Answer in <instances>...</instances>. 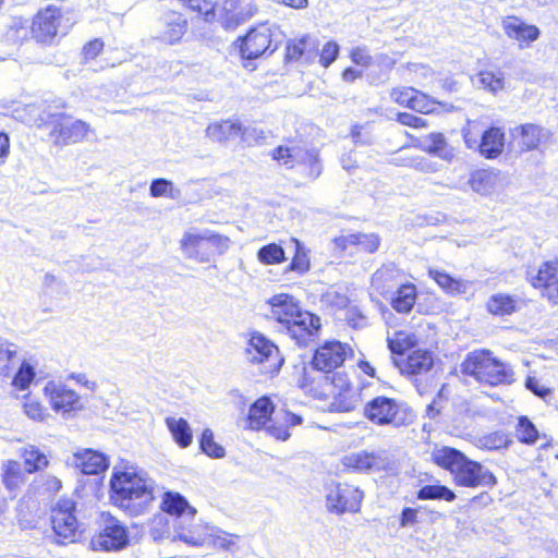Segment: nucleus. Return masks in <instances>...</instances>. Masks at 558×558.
<instances>
[{
	"instance_id": "1",
	"label": "nucleus",
	"mask_w": 558,
	"mask_h": 558,
	"mask_svg": "<svg viewBox=\"0 0 558 558\" xmlns=\"http://www.w3.org/2000/svg\"><path fill=\"white\" fill-rule=\"evenodd\" d=\"M354 357V349L348 342L328 339L318 344L310 365L322 374L317 377L305 366L296 378V385L315 399L327 402L331 412L348 413L362 403V388L354 368H345Z\"/></svg>"
},
{
	"instance_id": "2",
	"label": "nucleus",
	"mask_w": 558,
	"mask_h": 558,
	"mask_svg": "<svg viewBox=\"0 0 558 558\" xmlns=\"http://www.w3.org/2000/svg\"><path fill=\"white\" fill-rule=\"evenodd\" d=\"M110 502L131 518L144 515L156 501L154 481L130 470H114L109 481Z\"/></svg>"
},
{
	"instance_id": "3",
	"label": "nucleus",
	"mask_w": 558,
	"mask_h": 558,
	"mask_svg": "<svg viewBox=\"0 0 558 558\" xmlns=\"http://www.w3.org/2000/svg\"><path fill=\"white\" fill-rule=\"evenodd\" d=\"M267 304L271 318L282 326L298 347L306 348L319 337L320 317L305 310L292 294L277 293L267 301Z\"/></svg>"
},
{
	"instance_id": "4",
	"label": "nucleus",
	"mask_w": 558,
	"mask_h": 558,
	"mask_svg": "<svg viewBox=\"0 0 558 558\" xmlns=\"http://www.w3.org/2000/svg\"><path fill=\"white\" fill-rule=\"evenodd\" d=\"M391 363L399 374L416 379L430 372L435 365L434 352L423 344L422 337L407 329H400L387 338Z\"/></svg>"
},
{
	"instance_id": "5",
	"label": "nucleus",
	"mask_w": 558,
	"mask_h": 558,
	"mask_svg": "<svg viewBox=\"0 0 558 558\" xmlns=\"http://www.w3.org/2000/svg\"><path fill=\"white\" fill-rule=\"evenodd\" d=\"M432 462L447 471L457 487L478 488L494 487L497 484L496 475L487 470L481 462L469 458L461 450L442 446L435 449L430 456Z\"/></svg>"
},
{
	"instance_id": "6",
	"label": "nucleus",
	"mask_w": 558,
	"mask_h": 558,
	"mask_svg": "<svg viewBox=\"0 0 558 558\" xmlns=\"http://www.w3.org/2000/svg\"><path fill=\"white\" fill-rule=\"evenodd\" d=\"M464 376L488 387L509 386L515 381L511 365L497 357L489 349L469 352L461 363Z\"/></svg>"
},
{
	"instance_id": "7",
	"label": "nucleus",
	"mask_w": 558,
	"mask_h": 558,
	"mask_svg": "<svg viewBox=\"0 0 558 558\" xmlns=\"http://www.w3.org/2000/svg\"><path fill=\"white\" fill-rule=\"evenodd\" d=\"M275 404L268 396H262L250 407L246 416L247 428L260 430L266 428L267 433L277 440L286 441L290 438V428L303 423L300 414L288 410L278 411L274 417Z\"/></svg>"
},
{
	"instance_id": "8",
	"label": "nucleus",
	"mask_w": 558,
	"mask_h": 558,
	"mask_svg": "<svg viewBox=\"0 0 558 558\" xmlns=\"http://www.w3.org/2000/svg\"><path fill=\"white\" fill-rule=\"evenodd\" d=\"M73 13V9H63L56 4L40 8L29 23L31 38L39 46H53L59 36L65 35L76 24Z\"/></svg>"
},
{
	"instance_id": "9",
	"label": "nucleus",
	"mask_w": 558,
	"mask_h": 558,
	"mask_svg": "<svg viewBox=\"0 0 558 558\" xmlns=\"http://www.w3.org/2000/svg\"><path fill=\"white\" fill-rule=\"evenodd\" d=\"M230 239L215 231L198 233L189 230L180 240V248L186 258L197 263H209L214 257L227 252Z\"/></svg>"
},
{
	"instance_id": "10",
	"label": "nucleus",
	"mask_w": 558,
	"mask_h": 558,
	"mask_svg": "<svg viewBox=\"0 0 558 558\" xmlns=\"http://www.w3.org/2000/svg\"><path fill=\"white\" fill-rule=\"evenodd\" d=\"M363 416L375 426L399 428L412 422L410 410L397 398L375 396L363 405Z\"/></svg>"
},
{
	"instance_id": "11",
	"label": "nucleus",
	"mask_w": 558,
	"mask_h": 558,
	"mask_svg": "<svg viewBox=\"0 0 558 558\" xmlns=\"http://www.w3.org/2000/svg\"><path fill=\"white\" fill-rule=\"evenodd\" d=\"M235 46L243 60L269 57L278 49L276 33L268 22L257 23L236 38Z\"/></svg>"
},
{
	"instance_id": "12",
	"label": "nucleus",
	"mask_w": 558,
	"mask_h": 558,
	"mask_svg": "<svg viewBox=\"0 0 558 558\" xmlns=\"http://www.w3.org/2000/svg\"><path fill=\"white\" fill-rule=\"evenodd\" d=\"M50 526L57 544L68 545L78 541L83 527L76 517V502L72 499H60L50 510Z\"/></svg>"
},
{
	"instance_id": "13",
	"label": "nucleus",
	"mask_w": 558,
	"mask_h": 558,
	"mask_svg": "<svg viewBox=\"0 0 558 558\" xmlns=\"http://www.w3.org/2000/svg\"><path fill=\"white\" fill-rule=\"evenodd\" d=\"M463 138L468 148H476L486 159H495L504 151L505 133L498 126L485 128L481 121H468Z\"/></svg>"
},
{
	"instance_id": "14",
	"label": "nucleus",
	"mask_w": 558,
	"mask_h": 558,
	"mask_svg": "<svg viewBox=\"0 0 558 558\" xmlns=\"http://www.w3.org/2000/svg\"><path fill=\"white\" fill-rule=\"evenodd\" d=\"M389 98L396 106L417 114H439L446 109V105L442 101L413 86H395L389 90Z\"/></svg>"
},
{
	"instance_id": "15",
	"label": "nucleus",
	"mask_w": 558,
	"mask_h": 558,
	"mask_svg": "<svg viewBox=\"0 0 558 558\" xmlns=\"http://www.w3.org/2000/svg\"><path fill=\"white\" fill-rule=\"evenodd\" d=\"M40 126L49 128V136L56 146H66L83 142L92 131L83 120L71 121L66 113H50Z\"/></svg>"
},
{
	"instance_id": "16",
	"label": "nucleus",
	"mask_w": 558,
	"mask_h": 558,
	"mask_svg": "<svg viewBox=\"0 0 558 558\" xmlns=\"http://www.w3.org/2000/svg\"><path fill=\"white\" fill-rule=\"evenodd\" d=\"M246 350L250 361L258 365L262 375L274 377L284 363L279 348L259 332L251 335Z\"/></svg>"
},
{
	"instance_id": "17",
	"label": "nucleus",
	"mask_w": 558,
	"mask_h": 558,
	"mask_svg": "<svg viewBox=\"0 0 558 558\" xmlns=\"http://www.w3.org/2000/svg\"><path fill=\"white\" fill-rule=\"evenodd\" d=\"M102 524L92 537L90 547L100 551H119L130 543L128 527L114 515L102 513Z\"/></svg>"
},
{
	"instance_id": "18",
	"label": "nucleus",
	"mask_w": 558,
	"mask_h": 558,
	"mask_svg": "<svg viewBox=\"0 0 558 558\" xmlns=\"http://www.w3.org/2000/svg\"><path fill=\"white\" fill-rule=\"evenodd\" d=\"M364 498L363 490L348 482L332 483L326 493V507L331 513H356Z\"/></svg>"
},
{
	"instance_id": "19",
	"label": "nucleus",
	"mask_w": 558,
	"mask_h": 558,
	"mask_svg": "<svg viewBox=\"0 0 558 558\" xmlns=\"http://www.w3.org/2000/svg\"><path fill=\"white\" fill-rule=\"evenodd\" d=\"M527 282L542 298L558 303V257L543 260L527 275Z\"/></svg>"
},
{
	"instance_id": "20",
	"label": "nucleus",
	"mask_w": 558,
	"mask_h": 558,
	"mask_svg": "<svg viewBox=\"0 0 558 558\" xmlns=\"http://www.w3.org/2000/svg\"><path fill=\"white\" fill-rule=\"evenodd\" d=\"M44 395L56 413L66 415L84 409L82 396L63 383L49 381L44 387Z\"/></svg>"
},
{
	"instance_id": "21",
	"label": "nucleus",
	"mask_w": 558,
	"mask_h": 558,
	"mask_svg": "<svg viewBox=\"0 0 558 558\" xmlns=\"http://www.w3.org/2000/svg\"><path fill=\"white\" fill-rule=\"evenodd\" d=\"M259 11L255 0H222L218 20L226 28H235L253 19Z\"/></svg>"
},
{
	"instance_id": "22",
	"label": "nucleus",
	"mask_w": 558,
	"mask_h": 558,
	"mask_svg": "<svg viewBox=\"0 0 558 558\" xmlns=\"http://www.w3.org/2000/svg\"><path fill=\"white\" fill-rule=\"evenodd\" d=\"M187 32V17L181 11L168 10L160 19V29L155 40L165 46H174L183 40Z\"/></svg>"
},
{
	"instance_id": "23",
	"label": "nucleus",
	"mask_w": 558,
	"mask_h": 558,
	"mask_svg": "<svg viewBox=\"0 0 558 558\" xmlns=\"http://www.w3.org/2000/svg\"><path fill=\"white\" fill-rule=\"evenodd\" d=\"M335 250L340 254H374L380 245V238L375 233L341 234L332 240Z\"/></svg>"
},
{
	"instance_id": "24",
	"label": "nucleus",
	"mask_w": 558,
	"mask_h": 558,
	"mask_svg": "<svg viewBox=\"0 0 558 558\" xmlns=\"http://www.w3.org/2000/svg\"><path fill=\"white\" fill-rule=\"evenodd\" d=\"M514 436L519 444L524 446L538 447V460H542V451L554 448V439L545 433L539 432L534 422L526 415H519L514 425Z\"/></svg>"
},
{
	"instance_id": "25",
	"label": "nucleus",
	"mask_w": 558,
	"mask_h": 558,
	"mask_svg": "<svg viewBox=\"0 0 558 558\" xmlns=\"http://www.w3.org/2000/svg\"><path fill=\"white\" fill-rule=\"evenodd\" d=\"M512 142L520 153L537 150L549 137V133L542 125L524 123L513 129Z\"/></svg>"
},
{
	"instance_id": "26",
	"label": "nucleus",
	"mask_w": 558,
	"mask_h": 558,
	"mask_svg": "<svg viewBox=\"0 0 558 558\" xmlns=\"http://www.w3.org/2000/svg\"><path fill=\"white\" fill-rule=\"evenodd\" d=\"M501 27L505 35L518 43L520 48L531 46L541 35V31L536 25L527 24L517 15L505 16L501 20Z\"/></svg>"
},
{
	"instance_id": "27",
	"label": "nucleus",
	"mask_w": 558,
	"mask_h": 558,
	"mask_svg": "<svg viewBox=\"0 0 558 558\" xmlns=\"http://www.w3.org/2000/svg\"><path fill=\"white\" fill-rule=\"evenodd\" d=\"M27 472L23 470L21 463L17 460L10 459L3 462L1 468V483L7 489L8 505L14 500L26 486Z\"/></svg>"
},
{
	"instance_id": "28",
	"label": "nucleus",
	"mask_w": 558,
	"mask_h": 558,
	"mask_svg": "<svg viewBox=\"0 0 558 558\" xmlns=\"http://www.w3.org/2000/svg\"><path fill=\"white\" fill-rule=\"evenodd\" d=\"M524 304V300L514 294L497 292L487 299L485 310L493 317L504 318L519 313Z\"/></svg>"
},
{
	"instance_id": "29",
	"label": "nucleus",
	"mask_w": 558,
	"mask_h": 558,
	"mask_svg": "<svg viewBox=\"0 0 558 558\" xmlns=\"http://www.w3.org/2000/svg\"><path fill=\"white\" fill-rule=\"evenodd\" d=\"M399 270L392 265H381L371 277V293L387 300L397 287Z\"/></svg>"
},
{
	"instance_id": "30",
	"label": "nucleus",
	"mask_w": 558,
	"mask_h": 558,
	"mask_svg": "<svg viewBox=\"0 0 558 558\" xmlns=\"http://www.w3.org/2000/svg\"><path fill=\"white\" fill-rule=\"evenodd\" d=\"M318 41L311 35H303L287 43L284 49L286 62H295L304 59L311 62L318 52Z\"/></svg>"
},
{
	"instance_id": "31",
	"label": "nucleus",
	"mask_w": 558,
	"mask_h": 558,
	"mask_svg": "<svg viewBox=\"0 0 558 558\" xmlns=\"http://www.w3.org/2000/svg\"><path fill=\"white\" fill-rule=\"evenodd\" d=\"M417 298V287L412 282H404L397 286L396 291L387 300L396 313L408 315L414 308Z\"/></svg>"
},
{
	"instance_id": "32",
	"label": "nucleus",
	"mask_w": 558,
	"mask_h": 558,
	"mask_svg": "<svg viewBox=\"0 0 558 558\" xmlns=\"http://www.w3.org/2000/svg\"><path fill=\"white\" fill-rule=\"evenodd\" d=\"M245 128L239 121L225 119L213 122L206 128V135L213 142L227 143L245 135Z\"/></svg>"
},
{
	"instance_id": "33",
	"label": "nucleus",
	"mask_w": 558,
	"mask_h": 558,
	"mask_svg": "<svg viewBox=\"0 0 558 558\" xmlns=\"http://www.w3.org/2000/svg\"><path fill=\"white\" fill-rule=\"evenodd\" d=\"M301 143V140L288 137L284 140L283 144L276 146L270 151V158L280 166H284L287 169H294L304 150Z\"/></svg>"
},
{
	"instance_id": "34",
	"label": "nucleus",
	"mask_w": 558,
	"mask_h": 558,
	"mask_svg": "<svg viewBox=\"0 0 558 558\" xmlns=\"http://www.w3.org/2000/svg\"><path fill=\"white\" fill-rule=\"evenodd\" d=\"M75 464L83 474L97 475L109 466V458L94 449H83L74 454Z\"/></svg>"
},
{
	"instance_id": "35",
	"label": "nucleus",
	"mask_w": 558,
	"mask_h": 558,
	"mask_svg": "<svg viewBox=\"0 0 558 558\" xmlns=\"http://www.w3.org/2000/svg\"><path fill=\"white\" fill-rule=\"evenodd\" d=\"M380 456L376 452L361 450L350 452L341 458V465L344 471L353 473H368L373 469L378 468Z\"/></svg>"
},
{
	"instance_id": "36",
	"label": "nucleus",
	"mask_w": 558,
	"mask_h": 558,
	"mask_svg": "<svg viewBox=\"0 0 558 558\" xmlns=\"http://www.w3.org/2000/svg\"><path fill=\"white\" fill-rule=\"evenodd\" d=\"M159 508L163 513L173 518L194 517L196 514V509L190 505L187 499L173 490H167L162 494Z\"/></svg>"
},
{
	"instance_id": "37",
	"label": "nucleus",
	"mask_w": 558,
	"mask_h": 558,
	"mask_svg": "<svg viewBox=\"0 0 558 558\" xmlns=\"http://www.w3.org/2000/svg\"><path fill=\"white\" fill-rule=\"evenodd\" d=\"M197 20L207 24L218 21V2L215 0H178Z\"/></svg>"
},
{
	"instance_id": "38",
	"label": "nucleus",
	"mask_w": 558,
	"mask_h": 558,
	"mask_svg": "<svg viewBox=\"0 0 558 558\" xmlns=\"http://www.w3.org/2000/svg\"><path fill=\"white\" fill-rule=\"evenodd\" d=\"M168 430L180 448H187L193 441V433L189 422L183 417L169 416L165 420Z\"/></svg>"
},
{
	"instance_id": "39",
	"label": "nucleus",
	"mask_w": 558,
	"mask_h": 558,
	"mask_svg": "<svg viewBox=\"0 0 558 558\" xmlns=\"http://www.w3.org/2000/svg\"><path fill=\"white\" fill-rule=\"evenodd\" d=\"M427 275L447 294L458 295L466 290V284L463 280L456 279L444 270L428 269Z\"/></svg>"
},
{
	"instance_id": "40",
	"label": "nucleus",
	"mask_w": 558,
	"mask_h": 558,
	"mask_svg": "<svg viewBox=\"0 0 558 558\" xmlns=\"http://www.w3.org/2000/svg\"><path fill=\"white\" fill-rule=\"evenodd\" d=\"M292 242L294 243V254L289 265L283 269V272H294L299 276H303L311 269L310 251L299 239L293 238Z\"/></svg>"
},
{
	"instance_id": "41",
	"label": "nucleus",
	"mask_w": 558,
	"mask_h": 558,
	"mask_svg": "<svg viewBox=\"0 0 558 558\" xmlns=\"http://www.w3.org/2000/svg\"><path fill=\"white\" fill-rule=\"evenodd\" d=\"M298 166L303 168V172L307 178L312 180L317 179L323 172V162L319 150L314 147L304 148Z\"/></svg>"
},
{
	"instance_id": "42",
	"label": "nucleus",
	"mask_w": 558,
	"mask_h": 558,
	"mask_svg": "<svg viewBox=\"0 0 558 558\" xmlns=\"http://www.w3.org/2000/svg\"><path fill=\"white\" fill-rule=\"evenodd\" d=\"M20 456L23 459L24 470L28 473H35L49 463L48 458L35 446H26L21 449Z\"/></svg>"
},
{
	"instance_id": "43",
	"label": "nucleus",
	"mask_w": 558,
	"mask_h": 558,
	"mask_svg": "<svg viewBox=\"0 0 558 558\" xmlns=\"http://www.w3.org/2000/svg\"><path fill=\"white\" fill-rule=\"evenodd\" d=\"M416 497L420 500H445L447 502H452L456 500L457 495L446 485L428 484L422 486L417 490Z\"/></svg>"
},
{
	"instance_id": "44",
	"label": "nucleus",
	"mask_w": 558,
	"mask_h": 558,
	"mask_svg": "<svg viewBox=\"0 0 558 558\" xmlns=\"http://www.w3.org/2000/svg\"><path fill=\"white\" fill-rule=\"evenodd\" d=\"M482 87L493 94L505 88V73L498 68H486L477 73Z\"/></svg>"
},
{
	"instance_id": "45",
	"label": "nucleus",
	"mask_w": 558,
	"mask_h": 558,
	"mask_svg": "<svg viewBox=\"0 0 558 558\" xmlns=\"http://www.w3.org/2000/svg\"><path fill=\"white\" fill-rule=\"evenodd\" d=\"M17 359V348L14 343L0 338V376L9 377Z\"/></svg>"
},
{
	"instance_id": "46",
	"label": "nucleus",
	"mask_w": 558,
	"mask_h": 558,
	"mask_svg": "<svg viewBox=\"0 0 558 558\" xmlns=\"http://www.w3.org/2000/svg\"><path fill=\"white\" fill-rule=\"evenodd\" d=\"M429 145L425 148V151L432 155L441 157L445 160H451L453 158L452 148L448 145L446 136L441 132H433L426 136Z\"/></svg>"
},
{
	"instance_id": "47",
	"label": "nucleus",
	"mask_w": 558,
	"mask_h": 558,
	"mask_svg": "<svg viewBox=\"0 0 558 558\" xmlns=\"http://www.w3.org/2000/svg\"><path fill=\"white\" fill-rule=\"evenodd\" d=\"M199 449L203 453L211 459H221L226 456L225 448L215 440L214 433L210 428H204L199 436Z\"/></svg>"
},
{
	"instance_id": "48",
	"label": "nucleus",
	"mask_w": 558,
	"mask_h": 558,
	"mask_svg": "<svg viewBox=\"0 0 558 558\" xmlns=\"http://www.w3.org/2000/svg\"><path fill=\"white\" fill-rule=\"evenodd\" d=\"M257 258L264 265H278L286 260V253L279 244L272 242L257 251Z\"/></svg>"
},
{
	"instance_id": "49",
	"label": "nucleus",
	"mask_w": 558,
	"mask_h": 558,
	"mask_svg": "<svg viewBox=\"0 0 558 558\" xmlns=\"http://www.w3.org/2000/svg\"><path fill=\"white\" fill-rule=\"evenodd\" d=\"M36 377V372L33 365L23 361L14 376L12 377L11 385L19 391L26 390Z\"/></svg>"
},
{
	"instance_id": "50",
	"label": "nucleus",
	"mask_w": 558,
	"mask_h": 558,
	"mask_svg": "<svg viewBox=\"0 0 558 558\" xmlns=\"http://www.w3.org/2000/svg\"><path fill=\"white\" fill-rule=\"evenodd\" d=\"M8 35L14 43L20 45L32 39L28 21L22 16L13 17L8 27Z\"/></svg>"
},
{
	"instance_id": "51",
	"label": "nucleus",
	"mask_w": 558,
	"mask_h": 558,
	"mask_svg": "<svg viewBox=\"0 0 558 558\" xmlns=\"http://www.w3.org/2000/svg\"><path fill=\"white\" fill-rule=\"evenodd\" d=\"M24 413L34 421L41 422L47 416V409L41 401L33 398L31 395H25L23 403Z\"/></svg>"
},
{
	"instance_id": "52",
	"label": "nucleus",
	"mask_w": 558,
	"mask_h": 558,
	"mask_svg": "<svg viewBox=\"0 0 558 558\" xmlns=\"http://www.w3.org/2000/svg\"><path fill=\"white\" fill-rule=\"evenodd\" d=\"M395 121L402 126H407L413 130H424L429 126L427 120L423 119L415 112L399 111L395 114Z\"/></svg>"
},
{
	"instance_id": "53",
	"label": "nucleus",
	"mask_w": 558,
	"mask_h": 558,
	"mask_svg": "<svg viewBox=\"0 0 558 558\" xmlns=\"http://www.w3.org/2000/svg\"><path fill=\"white\" fill-rule=\"evenodd\" d=\"M148 527L154 539H161L170 532L169 520L160 513H156L149 519Z\"/></svg>"
},
{
	"instance_id": "54",
	"label": "nucleus",
	"mask_w": 558,
	"mask_h": 558,
	"mask_svg": "<svg viewBox=\"0 0 558 558\" xmlns=\"http://www.w3.org/2000/svg\"><path fill=\"white\" fill-rule=\"evenodd\" d=\"M484 446L489 450H500V449H507L511 444L512 440L509 438V436L501 432H493L483 437Z\"/></svg>"
},
{
	"instance_id": "55",
	"label": "nucleus",
	"mask_w": 558,
	"mask_h": 558,
	"mask_svg": "<svg viewBox=\"0 0 558 558\" xmlns=\"http://www.w3.org/2000/svg\"><path fill=\"white\" fill-rule=\"evenodd\" d=\"M349 58L351 62L365 70L373 64V57L369 50L364 46H356L350 49Z\"/></svg>"
},
{
	"instance_id": "56",
	"label": "nucleus",
	"mask_w": 558,
	"mask_h": 558,
	"mask_svg": "<svg viewBox=\"0 0 558 558\" xmlns=\"http://www.w3.org/2000/svg\"><path fill=\"white\" fill-rule=\"evenodd\" d=\"M105 48V43L101 38H94L87 41L81 51L84 62H89L99 57Z\"/></svg>"
},
{
	"instance_id": "57",
	"label": "nucleus",
	"mask_w": 558,
	"mask_h": 558,
	"mask_svg": "<svg viewBox=\"0 0 558 558\" xmlns=\"http://www.w3.org/2000/svg\"><path fill=\"white\" fill-rule=\"evenodd\" d=\"M339 56V46L336 41H327L318 53L319 63L324 68H328Z\"/></svg>"
},
{
	"instance_id": "58",
	"label": "nucleus",
	"mask_w": 558,
	"mask_h": 558,
	"mask_svg": "<svg viewBox=\"0 0 558 558\" xmlns=\"http://www.w3.org/2000/svg\"><path fill=\"white\" fill-rule=\"evenodd\" d=\"M469 184L475 192H484L490 185V174L485 170H476L471 174Z\"/></svg>"
},
{
	"instance_id": "59",
	"label": "nucleus",
	"mask_w": 558,
	"mask_h": 558,
	"mask_svg": "<svg viewBox=\"0 0 558 558\" xmlns=\"http://www.w3.org/2000/svg\"><path fill=\"white\" fill-rule=\"evenodd\" d=\"M239 536L229 534L226 532H220L214 537V546L218 549H223L227 551H233L236 548V542Z\"/></svg>"
},
{
	"instance_id": "60",
	"label": "nucleus",
	"mask_w": 558,
	"mask_h": 558,
	"mask_svg": "<svg viewBox=\"0 0 558 558\" xmlns=\"http://www.w3.org/2000/svg\"><path fill=\"white\" fill-rule=\"evenodd\" d=\"M40 488L43 492L53 495L61 490L62 482L59 477L47 474L40 478Z\"/></svg>"
},
{
	"instance_id": "61",
	"label": "nucleus",
	"mask_w": 558,
	"mask_h": 558,
	"mask_svg": "<svg viewBox=\"0 0 558 558\" xmlns=\"http://www.w3.org/2000/svg\"><path fill=\"white\" fill-rule=\"evenodd\" d=\"M171 187H172V184L170 181L159 178V179L153 180L150 187H149V193L153 197H160V196L170 194Z\"/></svg>"
},
{
	"instance_id": "62",
	"label": "nucleus",
	"mask_w": 558,
	"mask_h": 558,
	"mask_svg": "<svg viewBox=\"0 0 558 558\" xmlns=\"http://www.w3.org/2000/svg\"><path fill=\"white\" fill-rule=\"evenodd\" d=\"M525 386L529 390H531L535 396L541 398H546L551 393V389L547 388L535 377H527L525 381Z\"/></svg>"
},
{
	"instance_id": "63",
	"label": "nucleus",
	"mask_w": 558,
	"mask_h": 558,
	"mask_svg": "<svg viewBox=\"0 0 558 558\" xmlns=\"http://www.w3.org/2000/svg\"><path fill=\"white\" fill-rule=\"evenodd\" d=\"M417 513L418 510L416 508H403L400 514L399 525L401 527H407L409 525L415 524L417 522Z\"/></svg>"
},
{
	"instance_id": "64",
	"label": "nucleus",
	"mask_w": 558,
	"mask_h": 558,
	"mask_svg": "<svg viewBox=\"0 0 558 558\" xmlns=\"http://www.w3.org/2000/svg\"><path fill=\"white\" fill-rule=\"evenodd\" d=\"M364 70L361 68H353V66H347L344 68L341 73V80L345 83H354L355 81L363 77Z\"/></svg>"
}]
</instances>
